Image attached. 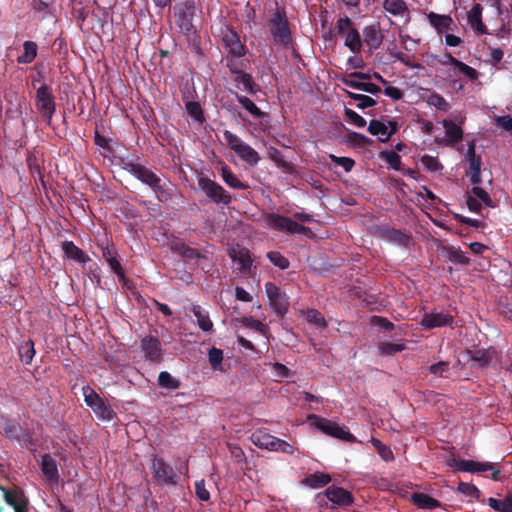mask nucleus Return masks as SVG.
Wrapping results in <instances>:
<instances>
[{"mask_svg":"<svg viewBox=\"0 0 512 512\" xmlns=\"http://www.w3.org/2000/svg\"><path fill=\"white\" fill-rule=\"evenodd\" d=\"M122 164L126 171H128L143 184L149 186L156 194L159 201H167L170 198L171 194L165 188V185H162L161 178L152 170L129 158L122 159Z\"/></svg>","mask_w":512,"mask_h":512,"instance_id":"1","label":"nucleus"},{"mask_svg":"<svg viewBox=\"0 0 512 512\" xmlns=\"http://www.w3.org/2000/svg\"><path fill=\"white\" fill-rule=\"evenodd\" d=\"M268 26L275 44L285 48L292 46L291 24L284 7H278L271 13Z\"/></svg>","mask_w":512,"mask_h":512,"instance_id":"2","label":"nucleus"},{"mask_svg":"<svg viewBox=\"0 0 512 512\" xmlns=\"http://www.w3.org/2000/svg\"><path fill=\"white\" fill-rule=\"evenodd\" d=\"M196 3L194 0H185L174 6V17L180 31L187 36L196 34V27L193 23L196 16Z\"/></svg>","mask_w":512,"mask_h":512,"instance_id":"3","label":"nucleus"},{"mask_svg":"<svg viewBox=\"0 0 512 512\" xmlns=\"http://www.w3.org/2000/svg\"><path fill=\"white\" fill-rule=\"evenodd\" d=\"M265 224L272 230L284 232L287 234L310 235L311 229L303 226L293 219L277 213H267L263 217Z\"/></svg>","mask_w":512,"mask_h":512,"instance_id":"4","label":"nucleus"},{"mask_svg":"<svg viewBox=\"0 0 512 512\" xmlns=\"http://www.w3.org/2000/svg\"><path fill=\"white\" fill-rule=\"evenodd\" d=\"M82 394L85 404L92 409L98 419L112 421L116 418L115 411L92 387L89 385L83 386Z\"/></svg>","mask_w":512,"mask_h":512,"instance_id":"5","label":"nucleus"},{"mask_svg":"<svg viewBox=\"0 0 512 512\" xmlns=\"http://www.w3.org/2000/svg\"><path fill=\"white\" fill-rule=\"evenodd\" d=\"M223 136L230 149L233 150L242 160L251 166H255L259 162L260 157L258 152L245 143L238 135L225 130Z\"/></svg>","mask_w":512,"mask_h":512,"instance_id":"6","label":"nucleus"},{"mask_svg":"<svg viewBox=\"0 0 512 512\" xmlns=\"http://www.w3.org/2000/svg\"><path fill=\"white\" fill-rule=\"evenodd\" d=\"M35 106L44 120L51 122L56 112V102L50 85L43 83L35 95Z\"/></svg>","mask_w":512,"mask_h":512,"instance_id":"7","label":"nucleus"},{"mask_svg":"<svg viewBox=\"0 0 512 512\" xmlns=\"http://www.w3.org/2000/svg\"><path fill=\"white\" fill-rule=\"evenodd\" d=\"M200 190L215 204L228 206L232 201V196L219 183L208 177L198 179Z\"/></svg>","mask_w":512,"mask_h":512,"instance_id":"8","label":"nucleus"},{"mask_svg":"<svg viewBox=\"0 0 512 512\" xmlns=\"http://www.w3.org/2000/svg\"><path fill=\"white\" fill-rule=\"evenodd\" d=\"M0 431L10 440L19 442L24 447L34 445V441L30 433L23 429L21 425L9 418H0Z\"/></svg>","mask_w":512,"mask_h":512,"instance_id":"9","label":"nucleus"},{"mask_svg":"<svg viewBox=\"0 0 512 512\" xmlns=\"http://www.w3.org/2000/svg\"><path fill=\"white\" fill-rule=\"evenodd\" d=\"M447 465L455 471L462 472L475 473L492 471L491 477L493 480H498L500 475V471L495 469V464L490 462H476L473 460L451 458L448 460Z\"/></svg>","mask_w":512,"mask_h":512,"instance_id":"10","label":"nucleus"},{"mask_svg":"<svg viewBox=\"0 0 512 512\" xmlns=\"http://www.w3.org/2000/svg\"><path fill=\"white\" fill-rule=\"evenodd\" d=\"M308 420H314V425L322 431L324 434L343 440L347 442H355V436L352 435L348 430H345L343 427H340L335 422H332L328 419L321 418L315 414H310L308 416Z\"/></svg>","mask_w":512,"mask_h":512,"instance_id":"11","label":"nucleus"},{"mask_svg":"<svg viewBox=\"0 0 512 512\" xmlns=\"http://www.w3.org/2000/svg\"><path fill=\"white\" fill-rule=\"evenodd\" d=\"M318 504L320 506H328V502H331L332 508L335 506L345 507L353 503L352 494L342 487L330 486L328 487L323 495H317Z\"/></svg>","mask_w":512,"mask_h":512,"instance_id":"12","label":"nucleus"},{"mask_svg":"<svg viewBox=\"0 0 512 512\" xmlns=\"http://www.w3.org/2000/svg\"><path fill=\"white\" fill-rule=\"evenodd\" d=\"M265 292L269 300V304L273 311L279 317H284L289 309V297L275 283L267 282L265 284Z\"/></svg>","mask_w":512,"mask_h":512,"instance_id":"13","label":"nucleus"},{"mask_svg":"<svg viewBox=\"0 0 512 512\" xmlns=\"http://www.w3.org/2000/svg\"><path fill=\"white\" fill-rule=\"evenodd\" d=\"M150 469L158 483L163 485H175L177 483L178 476L176 472L163 458L152 455Z\"/></svg>","mask_w":512,"mask_h":512,"instance_id":"14","label":"nucleus"},{"mask_svg":"<svg viewBox=\"0 0 512 512\" xmlns=\"http://www.w3.org/2000/svg\"><path fill=\"white\" fill-rule=\"evenodd\" d=\"M5 502L14 509V512H28L29 500L20 488L0 487Z\"/></svg>","mask_w":512,"mask_h":512,"instance_id":"15","label":"nucleus"},{"mask_svg":"<svg viewBox=\"0 0 512 512\" xmlns=\"http://www.w3.org/2000/svg\"><path fill=\"white\" fill-rule=\"evenodd\" d=\"M378 235L382 239L401 247H408L412 244V236L410 234L388 225L379 226Z\"/></svg>","mask_w":512,"mask_h":512,"instance_id":"16","label":"nucleus"},{"mask_svg":"<svg viewBox=\"0 0 512 512\" xmlns=\"http://www.w3.org/2000/svg\"><path fill=\"white\" fill-rule=\"evenodd\" d=\"M222 42L231 56L242 57L245 55V46L237 32L232 28L226 27L222 31Z\"/></svg>","mask_w":512,"mask_h":512,"instance_id":"17","label":"nucleus"},{"mask_svg":"<svg viewBox=\"0 0 512 512\" xmlns=\"http://www.w3.org/2000/svg\"><path fill=\"white\" fill-rule=\"evenodd\" d=\"M141 348L145 358L149 361L159 363L163 360V349L158 337L146 336L141 340Z\"/></svg>","mask_w":512,"mask_h":512,"instance_id":"18","label":"nucleus"},{"mask_svg":"<svg viewBox=\"0 0 512 512\" xmlns=\"http://www.w3.org/2000/svg\"><path fill=\"white\" fill-rule=\"evenodd\" d=\"M384 36L380 29L379 23H374L364 27L363 29V43L369 47L370 50H377L382 42Z\"/></svg>","mask_w":512,"mask_h":512,"instance_id":"19","label":"nucleus"},{"mask_svg":"<svg viewBox=\"0 0 512 512\" xmlns=\"http://www.w3.org/2000/svg\"><path fill=\"white\" fill-rule=\"evenodd\" d=\"M483 7L480 3H475L467 13V23L477 35L487 33V27L482 21Z\"/></svg>","mask_w":512,"mask_h":512,"instance_id":"20","label":"nucleus"},{"mask_svg":"<svg viewBox=\"0 0 512 512\" xmlns=\"http://www.w3.org/2000/svg\"><path fill=\"white\" fill-rule=\"evenodd\" d=\"M229 257L239 264V270L242 272H247L250 270L252 266V258L250 255V251L247 248L243 247H233L229 249Z\"/></svg>","mask_w":512,"mask_h":512,"instance_id":"21","label":"nucleus"},{"mask_svg":"<svg viewBox=\"0 0 512 512\" xmlns=\"http://www.w3.org/2000/svg\"><path fill=\"white\" fill-rule=\"evenodd\" d=\"M453 317L445 313H426L422 320L421 325L427 329H433L436 327H443L451 325Z\"/></svg>","mask_w":512,"mask_h":512,"instance_id":"22","label":"nucleus"},{"mask_svg":"<svg viewBox=\"0 0 512 512\" xmlns=\"http://www.w3.org/2000/svg\"><path fill=\"white\" fill-rule=\"evenodd\" d=\"M427 18L430 25L439 34H442L444 31L447 30H452V26L454 25L453 19L449 15H441L435 12H430L427 15Z\"/></svg>","mask_w":512,"mask_h":512,"instance_id":"23","label":"nucleus"},{"mask_svg":"<svg viewBox=\"0 0 512 512\" xmlns=\"http://www.w3.org/2000/svg\"><path fill=\"white\" fill-rule=\"evenodd\" d=\"M41 470L50 482H58L59 473L56 460L50 454H44L41 459Z\"/></svg>","mask_w":512,"mask_h":512,"instance_id":"24","label":"nucleus"},{"mask_svg":"<svg viewBox=\"0 0 512 512\" xmlns=\"http://www.w3.org/2000/svg\"><path fill=\"white\" fill-rule=\"evenodd\" d=\"M277 439V437L260 430L255 431L251 435V440L255 446L270 451H275L276 443H278Z\"/></svg>","mask_w":512,"mask_h":512,"instance_id":"25","label":"nucleus"},{"mask_svg":"<svg viewBox=\"0 0 512 512\" xmlns=\"http://www.w3.org/2000/svg\"><path fill=\"white\" fill-rule=\"evenodd\" d=\"M411 501L419 509L433 510L441 507L440 501L425 493H413Z\"/></svg>","mask_w":512,"mask_h":512,"instance_id":"26","label":"nucleus"},{"mask_svg":"<svg viewBox=\"0 0 512 512\" xmlns=\"http://www.w3.org/2000/svg\"><path fill=\"white\" fill-rule=\"evenodd\" d=\"M62 250L67 258L78 263H86L90 260L84 251L77 247L72 241H64L62 243Z\"/></svg>","mask_w":512,"mask_h":512,"instance_id":"27","label":"nucleus"},{"mask_svg":"<svg viewBox=\"0 0 512 512\" xmlns=\"http://www.w3.org/2000/svg\"><path fill=\"white\" fill-rule=\"evenodd\" d=\"M38 45L36 42L27 40L23 43V53L17 57V63L30 64L37 57Z\"/></svg>","mask_w":512,"mask_h":512,"instance_id":"28","label":"nucleus"},{"mask_svg":"<svg viewBox=\"0 0 512 512\" xmlns=\"http://www.w3.org/2000/svg\"><path fill=\"white\" fill-rule=\"evenodd\" d=\"M221 176L223 181L233 189L247 190L249 188V185L241 182L227 165L222 166Z\"/></svg>","mask_w":512,"mask_h":512,"instance_id":"29","label":"nucleus"},{"mask_svg":"<svg viewBox=\"0 0 512 512\" xmlns=\"http://www.w3.org/2000/svg\"><path fill=\"white\" fill-rule=\"evenodd\" d=\"M344 45L354 54L360 53L362 48V40L359 31L356 29L354 24L349 29Z\"/></svg>","mask_w":512,"mask_h":512,"instance_id":"30","label":"nucleus"},{"mask_svg":"<svg viewBox=\"0 0 512 512\" xmlns=\"http://www.w3.org/2000/svg\"><path fill=\"white\" fill-rule=\"evenodd\" d=\"M442 124L445 128V134L448 137L447 144H455L462 140L463 131L460 126L448 119L443 120Z\"/></svg>","mask_w":512,"mask_h":512,"instance_id":"31","label":"nucleus"},{"mask_svg":"<svg viewBox=\"0 0 512 512\" xmlns=\"http://www.w3.org/2000/svg\"><path fill=\"white\" fill-rule=\"evenodd\" d=\"M342 82L350 88L361 90L373 95H376L381 92V88L378 85L371 82L357 81L349 78H343Z\"/></svg>","mask_w":512,"mask_h":512,"instance_id":"32","label":"nucleus"},{"mask_svg":"<svg viewBox=\"0 0 512 512\" xmlns=\"http://www.w3.org/2000/svg\"><path fill=\"white\" fill-rule=\"evenodd\" d=\"M331 481V476L329 474L323 473V472H315L313 474H309L306 476L302 483L317 489L326 486Z\"/></svg>","mask_w":512,"mask_h":512,"instance_id":"33","label":"nucleus"},{"mask_svg":"<svg viewBox=\"0 0 512 512\" xmlns=\"http://www.w3.org/2000/svg\"><path fill=\"white\" fill-rule=\"evenodd\" d=\"M192 313L197 319V324L199 328L204 332H209L213 328V323L210 320L208 313L202 309L199 305H194L192 307Z\"/></svg>","mask_w":512,"mask_h":512,"instance_id":"34","label":"nucleus"},{"mask_svg":"<svg viewBox=\"0 0 512 512\" xmlns=\"http://www.w3.org/2000/svg\"><path fill=\"white\" fill-rule=\"evenodd\" d=\"M470 360L477 362L479 366H487L493 359L494 351L491 349H477L468 351Z\"/></svg>","mask_w":512,"mask_h":512,"instance_id":"35","label":"nucleus"},{"mask_svg":"<svg viewBox=\"0 0 512 512\" xmlns=\"http://www.w3.org/2000/svg\"><path fill=\"white\" fill-rule=\"evenodd\" d=\"M102 255H103V258L109 264L111 270L116 275H118L120 277H124V271H123L122 265L120 264V262L118 261V259L116 257L117 256L116 252L109 247H105L102 249Z\"/></svg>","mask_w":512,"mask_h":512,"instance_id":"36","label":"nucleus"},{"mask_svg":"<svg viewBox=\"0 0 512 512\" xmlns=\"http://www.w3.org/2000/svg\"><path fill=\"white\" fill-rule=\"evenodd\" d=\"M383 8L393 16H401L408 12V5L404 0H384Z\"/></svg>","mask_w":512,"mask_h":512,"instance_id":"37","label":"nucleus"},{"mask_svg":"<svg viewBox=\"0 0 512 512\" xmlns=\"http://www.w3.org/2000/svg\"><path fill=\"white\" fill-rule=\"evenodd\" d=\"M345 142L348 145H351L354 147L366 148L373 143V140L368 138L364 134L350 131L345 136Z\"/></svg>","mask_w":512,"mask_h":512,"instance_id":"38","label":"nucleus"},{"mask_svg":"<svg viewBox=\"0 0 512 512\" xmlns=\"http://www.w3.org/2000/svg\"><path fill=\"white\" fill-rule=\"evenodd\" d=\"M234 81L238 84H242L243 89L250 94H256L259 91L257 84L249 73L244 71L238 73V75L235 76Z\"/></svg>","mask_w":512,"mask_h":512,"instance_id":"39","label":"nucleus"},{"mask_svg":"<svg viewBox=\"0 0 512 512\" xmlns=\"http://www.w3.org/2000/svg\"><path fill=\"white\" fill-rule=\"evenodd\" d=\"M269 158L277 165V167L283 169L287 173H291L293 167L291 163L283 158L282 152L277 148L270 147L268 150Z\"/></svg>","mask_w":512,"mask_h":512,"instance_id":"40","label":"nucleus"},{"mask_svg":"<svg viewBox=\"0 0 512 512\" xmlns=\"http://www.w3.org/2000/svg\"><path fill=\"white\" fill-rule=\"evenodd\" d=\"M488 505L498 512H512V495L503 499L488 498Z\"/></svg>","mask_w":512,"mask_h":512,"instance_id":"41","label":"nucleus"},{"mask_svg":"<svg viewBox=\"0 0 512 512\" xmlns=\"http://www.w3.org/2000/svg\"><path fill=\"white\" fill-rule=\"evenodd\" d=\"M20 360L25 364H30L35 355L34 342L27 340L20 344L18 348Z\"/></svg>","mask_w":512,"mask_h":512,"instance_id":"42","label":"nucleus"},{"mask_svg":"<svg viewBox=\"0 0 512 512\" xmlns=\"http://www.w3.org/2000/svg\"><path fill=\"white\" fill-rule=\"evenodd\" d=\"M236 98H237V101L242 105V107L246 111H248L253 117H255L257 119H260V118H263L265 116V113L262 112L260 110V108H258L256 106V104L251 99H249L248 97L237 94Z\"/></svg>","mask_w":512,"mask_h":512,"instance_id":"43","label":"nucleus"},{"mask_svg":"<svg viewBox=\"0 0 512 512\" xmlns=\"http://www.w3.org/2000/svg\"><path fill=\"white\" fill-rule=\"evenodd\" d=\"M466 159L469 162L470 172H481L482 159L475 153V143L472 141L469 144Z\"/></svg>","mask_w":512,"mask_h":512,"instance_id":"44","label":"nucleus"},{"mask_svg":"<svg viewBox=\"0 0 512 512\" xmlns=\"http://www.w3.org/2000/svg\"><path fill=\"white\" fill-rule=\"evenodd\" d=\"M158 384L160 387L168 390H176L180 386V382L167 371L159 373Z\"/></svg>","mask_w":512,"mask_h":512,"instance_id":"45","label":"nucleus"},{"mask_svg":"<svg viewBox=\"0 0 512 512\" xmlns=\"http://www.w3.org/2000/svg\"><path fill=\"white\" fill-rule=\"evenodd\" d=\"M346 94L349 98L358 102V109L364 110L366 108L373 107L374 105H376V101L370 96L364 94H357L350 91H346Z\"/></svg>","mask_w":512,"mask_h":512,"instance_id":"46","label":"nucleus"},{"mask_svg":"<svg viewBox=\"0 0 512 512\" xmlns=\"http://www.w3.org/2000/svg\"><path fill=\"white\" fill-rule=\"evenodd\" d=\"M378 349L381 355L391 356L397 352H401L406 349L405 344L381 342L378 344Z\"/></svg>","mask_w":512,"mask_h":512,"instance_id":"47","label":"nucleus"},{"mask_svg":"<svg viewBox=\"0 0 512 512\" xmlns=\"http://www.w3.org/2000/svg\"><path fill=\"white\" fill-rule=\"evenodd\" d=\"M208 359L213 370H221L223 361V350L212 347L208 351Z\"/></svg>","mask_w":512,"mask_h":512,"instance_id":"48","label":"nucleus"},{"mask_svg":"<svg viewBox=\"0 0 512 512\" xmlns=\"http://www.w3.org/2000/svg\"><path fill=\"white\" fill-rule=\"evenodd\" d=\"M186 110L189 115L197 122L202 123L204 121L203 109L199 102L188 101L185 104Z\"/></svg>","mask_w":512,"mask_h":512,"instance_id":"49","label":"nucleus"},{"mask_svg":"<svg viewBox=\"0 0 512 512\" xmlns=\"http://www.w3.org/2000/svg\"><path fill=\"white\" fill-rule=\"evenodd\" d=\"M383 158L390 168L400 171L401 170V157L394 151H385L381 153Z\"/></svg>","mask_w":512,"mask_h":512,"instance_id":"50","label":"nucleus"},{"mask_svg":"<svg viewBox=\"0 0 512 512\" xmlns=\"http://www.w3.org/2000/svg\"><path fill=\"white\" fill-rule=\"evenodd\" d=\"M267 257L274 266L278 267L281 270H285L289 267V260L280 252L270 251L267 254Z\"/></svg>","mask_w":512,"mask_h":512,"instance_id":"51","label":"nucleus"},{"mask_svg":"<svg viewBox=\"0 0 512 512\" xmlns=\"http://www.w3.org/2000/svg\"><path fill=\"white\" fill-rule=\"evenodd\" d=\"M420 161L424 168L430 172H438L443 169V165L436 157L426 154L421 157Z\"/></svg>","mask_w":512,"mask_h":512,"instance_id":"52","label":"nucleus"},{"mask_svg":"<svg viewBox=\"0 0 512 512\" xmlns=\"http://www.w3.org/2000/svg\"><path fill=\"white\" fill-rule=\"evenodd\" d=\"M387 125H385L383 122L373 119L370 121L368 125V131L370 134L374 136L385 137L387 134Z\"/></svg>","mask_w":512,"mask_h":512,"instance_id":"53","label":"nucleus"},{"mask_svg":"<svg viewBox=\"0 0 512 512\" xmlns=\"http://www.w3.org/2000/svg\"><path fill=\"white\" fill-rule=\"evenodd\" d=\"M458 491L462 494H464L465 496H468L470 498H474V499H479L480 497V490L473 484L471 483H466V482H460L459 485H458Z\"/></svg>","mask_w":512,"mask_h":512,"instance_id":"54","label":"nucleus"},{"mask_svg":"<svg viewBox=\"0 0 512 512\" xmlns=\"http://www.w3.org/2000/svg\"><path fill=\"white\" fill-rule=\"evenodd\" d=\"M428 104L434 106L438 110L447 111L450 108L446 99L438 93H432L428 98Z\"/></svg>","mask_w":512,"mask_h":512,"instance_id":"55","label":"nucleus"},{"mask_svg":"<svg viewBox=\"0 0 512 512\" xmlns=\"http://www.w3.org/2000/svg\"><path fill=\"white\" fill-rule=\"evenodd\" d=\"M344 115L346 119L356 127L362 128L367 124L366 120L352 109L345 108Z\"/></svg>","mask_w":512,"mask_h":512,"instance_id":"56","label":"nucleus"},{"mask_svg":"<svg viewBox=\"0 0 512 512\" xmlns=\"http://www.w3.org/2000/svg\"><path fill=\"white\" fill-rule=\"evenodd\" d=\"M306 319L309 323L314 324L318 327H326L327 323L323 315L316 309H309L306 313Z\"/></svg>","mask_w":512,"mask_h":512,"instance_id":"57","label":"nucleus"},{"mask_svg":"<svg viewBox=\"0 0 512 512\" xmlns=\"http://www.w3.org/2000/svg\"><path fill=\"white\" fill-rule=\"evenodd\" d=\"M353 24L348 16L340 17L335 25L337 35L346 36Z\"/></svg>","mask_w":512,"mask_h":512,"instance_id":"58","label":"nucleus"},{"mask_svg":"<svg viewBox=\"0 0 512 512\" xmlns=\"http://www.w3.org/2000/svg\"><path fill=\"white\" fill-rule=\"evenodd\" d=\"M329 157L334 164L343 167L346 172H350L355 166V161L352 158L339 157L332 154Z\"/></svg>","mask_w":512,"mask_h":512,"instance_id":"59","label":"nucleus"},{"mask_svg":"<svg viewBox=\"0 0 512 512\" xmlns=\"http://www.w3.org/2000/svg\"><path fill=\"white\" fill-rule=\"evenodd\" d=\"M470 194L476 199L481 200L485 205L492 207V199L489 194L481 187L475 186L471 189Z\"/></svg>","mask_w":512,"mask_h":512,"instance_id":"60","label":"nucleus"},{"mask_svg":"<svg viewBox=\"0 0 512 512\" xmlns=\"http://www.w3.org/2000/svg\"><path fill=\"white\" fill-rule=\"evenodd\" d=\"M461 74H463L466 78H468L470 81H475L479 77V72L474 69L473 67L465 64L461 61V63L456 68Z\"/></svg>","mask_w":512,"mask_h":512,"instance_id":"61","label":"nucleus"},{"mask_svg":"<svg viewBox=\"0 0 512 512\" xmlns=\"http://www.w3.org/2000/svg\"><path fill=\"white\" fill-rule=\"evenodd\" d=\"M241 322L245 327L254 329L258 332H264V330H265V325L261 321L256 320L251 316L243 317Z\"/></svg>","mask_w":512,"mask_h":512,"instance_id":"62","label":"nucleus"},{"mask_svg":"<svg viewBox=\"0 0 512 512\" xmlns=\"http://www.w3.org/2000/svg\"><path fill=\"white\" fill-rule=\"evenodd\" d=\"M449 363L447 361H440L432 364L429 367V372L435 376L444 377V373L448 371Z\"/></svg>","mask_w":512,"mask_h":512,"instance_id":"63","label":"nucleus"},{"mask_svg":"<svg viewBox=\"0 0 512 512\" xmlns=\"http://www.w3.org/2000/svg\"><path fill=\"white\" fill-rule=\"evenodd\" d=\"M195 492L201 501H208L210 499V493L205 487L204 480H200L195 483Z\"/></svg>","mask_w":512,"mask_h":512,"instance_id":"64","label":"nucleus"}]
</instances>
